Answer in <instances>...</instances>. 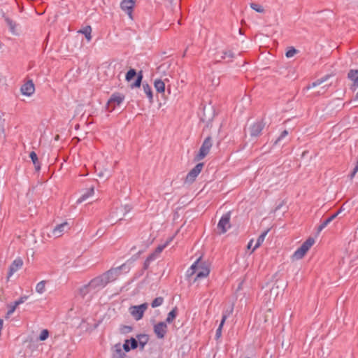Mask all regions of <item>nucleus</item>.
Returning a JSON list of instances; mask_svg holds the SVG:
<instances>
[{
    "label": "nucleus",
    "instance_id": "obj_32",
    "mask_svg": "<svg viewBox=\"0 0 358 358\" xmlns=\"http://www.w3.org/2000/svg\"><path fill=\"white\" fill-rule=\"evenodd\" d=\"M268 231H269V229H267V230L264 231V232H262L259 236V237H258V238L257 240L256 244H255V245L254 246V248L252 249V251L256 250L257 248H259L262 244V243L264 242V241L265 239V237L267 235Z\"/></svg>",
    "mask_w": 358,
    "mask_h": 358
},
{
    "label": "nucleus",
    "instance_id": "obj_56",
    "mask_svg": "<svg viewBox=\"0 0 358 358\" xmlns=\"http://www.w3.org/2000/svg\"><path fill=\"white\" fill-rule=\"evenodd\" d=\"M1 46H2V44L0 43V48H1Z\"/></svg>",
    "mask_w": 358,
    "mask_h": 358
},
{
    "label": "nucleus",
    "instance_id": "obj_43",
    "mask_svg": "<svg viewBox=\"0 0 358 358\" xmlns=\"http://www.w3.org/2000/svg\"><path fill=\"white\" fill-rule=\"evenodd\" d=\"M327 80V78H322V79H319V80H317L316 81L312 83L311 84L308 85L307 87H306V89L307 90H309L310 88H313V87H315L320 84H322L323 82H324L325 80Z\"/></svg>",
    "mask_w": 358,
    "mask_h": 358
},
{
    "label": "nucleus",
    "instance_id": "obj_58",
    "mask_svg": "<svg viewBox=\"0 0 358 358\" xmlns=\"http://www.w3.org/2000/svg\"><path fill=\"white\" fill-rule=\"evenodd\" d=\"M245 358H250V357H245Z\"/></svg>",
    "mask_w": 358,
    "mask_h": 358
},
{
    "label": "nucleus",
    "instance_id": "obj_51",
    "mask_svg": "<svg viewBox=\"0 0 358 358\" xmlns=\"http://www.w3.org/2000/svg\"><path fill=\"white\" fill-rule=\"evenodd\" d=\"M233 307L231 308V309L229 310H227L223 312L222 313V317H224L226 316V319L229 316V315L233 312Z\"/></svg>",
    "mask_w": 358,
    "mask_h": 358
},
{
    "label": "nucleus",
    "instance_id": "obj_1",
    "mask_svg": "<svg viewBox=\"0 0 358 358\" xmlns=\"http://www.w3.org/2000/svg\"><path fill=\"white\" fill-rule=\"evenodd\" d=\"M314 243H315L314 238L312 237H309L294 252V254L292 255V259H296V260L302 259Z\"/></svg>",
    "mask_w": 358,
    "mask_h": 358
},
{
    "label": "nucleus",
    "instance_id": "obj_10",
    "mask_svg": "<svg viewBox=\"0 0 358 358\" xmlns=\"http://www.w3.org/2000/svg\"><path fill=\"white\" fill-rule=\"evenodd\" d=\"M135 3V0H122L120 3L121 9L124 11L131 20L133 19V10Z\"/></svg>",
    "mask_w": 358,
    "mask_h": 358
},
{
    "label": "nucleus",
    "instance_id": "obj_17",
    "mask_svg": "<svg viewBox=\"0 0 358 358\" xmlns=\"http://www.w3.org/2000/svg\"><path fill=\"white\" fill-rule=\"evenodd\" d=\"M341 211V209L337 210L336 213H333L329 217L322 222V223L317 227V234L322 231L331 221H333Z\"/></svg>",
    "mask_w": 358,
    "mask_h": 358
},
{
    "label": "nucleus",
    "instance_id": "obj_7",
    "mask_svg": "<svg viewBox=\"0 0 358 358\" xmlns=\"http://www.w3.org/2000/svg\"><path fill=\"white\" fill-rule=\"evenodd\" d=\"M204 164L201 162L197 164L187 174L185 182L191 184L195 181L198 175L201 172Z\"/></svg>",
    "mask_w": 358,
    "mask_h": 358
},
{
    "label": "nucleus",
    "instance_id": "obj_55",
    "mask_svg": "<svg viewBox=\"0 0 358 358\" xmlns=\"http://www.w3.org/2000/svg\"><path fill=\"white\" fill-rule=\"evenodd\" d=\"M355 99H358V92L356 94Z\"/></svg>",
    "mask_w": 358,
    "mask_h": 358
},
{
    "label": "nucleus",
    "instance_id": "obj_5",
    "mask_svg": "<svg viewBox=\"0 0 358 358\" xmlns=\"http://www.w3.org/2000/svg\"><path fill=\"white\" fill-rule=\"evenodd\" d=\"M148 304L143 303L138 306H131L129 308V313L136 320H140L143 318L145 311L147 310Z\"/></svg>",
    "mask_w": 358,
    "mask_h": 358
},
{
    "label": "nucleus",
    "instance_id": "obj_23",
    "mask_svg": "<svg viewBox=\"0 0 358 358\" xmlns=\"http://www.w3.org/2000/svg\"><path fill=\"white\" fill-rule=\"evenodd\" d=\"M4 20L6 23V24L9 27L10 31L13 34H17L16 31V27L17 24L15 22H14L13 20H11L10 17H6L3 15Z\"/></svg>",
    "mask_w": 358,
    "mask_h": 358
},
{
    "label": "nucleus",
    "instance_id": "obj_28",
    "mask_svg": "<svg viewBox=\"0 0 358 358\" xmlns=\"http://www.w3.org/2000/svg\"><path fill=\"white\" fill-rule=\"evenodd\" d=\"M143 89L149 99V102L150 103H153V94H152V90L151 87L149 85L148 83H143Z\"/></svg>",
    "mask_w": 358,
    "mask_h": 358
},
{
    "label": "nucleus",
    "instance_id": "obj_47",
    "mask_svg": "<svg viewBox=\"0 0 358 358\" xmlns=\"http://www.w3.org/2000/svg\"><path fill=\"white\" fill-rule=\"evenodd\" d=\"M122 348L125 352H128L131 350L129 339H126L124 341V343L122 345Z\"/></svg>",
    "mask_w": 358,
    "mask_h": 358
},
{
    "label": "nucleus",
    "instance_id": "obj_50",
    "mask_svg": "<svg viewBox=\"0 0 358 358\" xmlns=\"http://www.w3.org/2000/svg\"><path fill=\"white\" fill-rule=\"evenodd\" d=\"M357 171H358V166L356 164V166H355V168L353 169L352 171L351 172V173L350 175V179H352L355 177V176L356 175Z\"/></svg>",
    "mask_w": 358,
    "mask_h": 358
},
{
    "label": "nucleus",
    "instance_id": "obj_41",
    "mask_svg": "<svg viewBox=\"0 0 358 358\" xmlns=\"http://www.w3.org/2000/svg\"><path fill=\"white\" fill-rule=\"evenodd\" d=\"M17 307V306H15V304L14 303H12V304H8V312L6 313V318H8L9 316L10 315H12L15 312V310Z\"/></svg>",
    "mask_w": 358,
    "mask_h": 358
},
{
    "label": "nucleus",
    "instance_id": "obj_44",
    "mask_svg": "<svg viewBox=\"0 0 358 358\" xmlns=\"http://www.w3.org/2000/svg\"><path fill=\"white\" fill-rule=\"evenodd\" d=\"M49 336V331L48 329H43L38 337V340L41 341H45Z\"/></svg>",
    "mask_w": 358,
    "mask_h": 358
},
{
    "label": "nucleus",
    "instance_id": "obj_25",
    "mask_svg": "<svg viewBox=\"0 0 358 358\" xmlns=\"http://www.w3.org/2000/svg\"><path fill=\"white\" fill-rule=\"evenodd\" d=\"M29 157L34 165L35 170L36 171H39L41 170V163L38 159L36 153L34 151L31 152L29 154Z\"/></svg>",
    "mask_w": 358,
    "mask_h": 358
},
{
    "label": "nucleus",
    "instance_id": "obj_31",
    "mask_svg": "<svg viewBox=\"0 0 358 358\" xmlns=\"http://www.w3.org/2000/svg\"><path fill=\"white\" fill-rule=\"evenodd\" d=\"M91 286H89V282L86 285H84L81 287H80L78 290V293L82 298H85V296L92 292Z\"/></svg>",
    "mask_w": 358,
    "mask_h": 358
},
{
    "label": "nucleus",
    "instance_id": "obj_33",
    "mask_svg": "<svg viewBox=\"0 0 358 358\" xmlns=\"http://www.w3.org/2000/svg\"><path fill=\"white\" fill-rule=\"evenodd\" d=\"M156 258H155L154 255H149L146 259L145 260L143 265V270L146 271L148 269L150 264L152 262L155 261Z\"/></svg>",
    "mask_w": 358,
    "mask_h": 358
},
{
    "label": "nucleus",
    "instance_id": "obj_24",
    "mask_svg": "<svg viewBox=\"0 0 358 358\" xmlns=\"http://www.w3.org/2000/svg\"><path fill=\"white\" fill-rule=\"evenodd\" d=\"M178 313V309L176 306L168 313L167 317L164 322H166L168 324L172 323L173 320L176 318Z\"/></svg>",
    "mask_w": 358,
    "mask_h": 358
},
{
    "label": "nucleus",
    "instance_id": "obj_45",
    "mask_svg": "<svg viewBox=\"0 0 358 358\" xmlns=\"http://www.w3.org/2000/svg\"><path fill=\"white\" fill-rule=\"evenodd\" d=\"M288 135L287 130H284L281 132L279 137L275 140L274 142V145H277L281 140H282L285 137H286Z\"/></svg>",
    "mask_w": 358,
    "mask_h": 358
},
{
    "label": "nucleus",
    "instance_id": "obj_26",
    "mask_svg": "<svg viewBox=\"0 0 358 358\" xmlns=\"http://www.w3.org/2000/svg\"><path fill=\"white\" fill-rule=\"evenodd\" d=\"M94 193V187L92 186L90 187L85 193L83 194L77 200V203H80L85 201L87 198L92 196Z\"/></svg>",
    "mask_w": 358,
    "mask_h": 358
},
{
    "label": "nucleus",
    "instance_id": "obj_16",
    "mask_svg": "<svg viewBox=\"0 0 358 358\" xmlns=\"http://www.w3.org/2000/svg\"><path fill=\"white\" fill-rule=\"evenodd\" d=\"M119 275L120 273L117 268H112L102 274L103 278L106 280L108 283L116 280Z\"/></svg>",
    "mask_w": 358,
    "mask_h": 358
},
{
    "label": "nucleus",
    "instance_id": "obj_48",
    "mask_svg": "<svg viewBox=\"0 0 358 358\" xmlns=\"http://www.w3.org/2000/svg\"><path fill=\"white\" fill-rule=\"evenodd\" d=\"M27 296H22L18 300L15 301L14 303L15 306H18L19 305L23 303L27 299Z\"/></svg>",
    "mask_w": 358,
    "mask_h": 358
},
{
    "label": "nucleus",
    "instance_id": "obj_21",
    "mask_svg": "<svg viewBox=\"0 0 358 358\" xmlns=\"http://www.w3.org/2000/svg\"><path fill=\"white\" fill-rule=\"evenodd\" d=\"M173 237L170 238L169 240H167L164 244L159 245L155 250L154 252H152L150 255H154L155 258H157L159 255L161 254V252L164 250L165 248H166L169 243L172 241Z\"/></svg>",
    "mask_w": 358,
    "mask_h": 358
},
{
    "label": "nucleus",
    "instance_id": "obj_3",
    "mask_svg": "<svg viewBox=\"0 0 358 358\" xmlns=\"http://www.w3.org/2000/svg\"><path fill=\"white\" fill-rule=\"evenodd\" d=\"M212 145V138L210 136H208L204 139L195 159L198 161L203 159L209 153Z\"/></svg>",
    "mask_w": 358,
    "mask_h": 358
},
{
    "label": "nucleus",
    "instance_id": "obj_2",
    "mask_svg": "<svg viewBox=\"0 0 358 358\" xmlns=\"http://www.w3.org/2000/svg\"><path fill=\"white\" fill-rule=\"evenodd\" d=\"M136 77L134 83L131 85V88L140 87L142 80H143V72L140 71L138 73L136 72V69H130L126 73L125 80L127 82H130L133 78Z\"/></svg>",
    "mask_w": 358,
    "mask_h": 358
},
{
    "label": "nucleus",
    "instance_id": "obj_36",
    "mask_svg": "<svg viewBox=\"0 0 358 358\" xmlns=\"http://www.w3.org/2000/svg\"><path fill=\"white\" fill-rule=\"evenodd\" d=\"M164 303V298L162 296H159L155 298L151 303V306L152 308H157L160 306Z\"/></svg>",
    "mask_w": 358,
    "mask_h": 358
},
{
    "label": "nucleus",
    "instance_id": "obj_14",
    "mask_svg": "<svg viewBox=\"0 0 358 358\" xmlns=\"http://www.w3.org/2000/svg\"><path fill=\"white\" fill-rule=\"evenodd\" d=\"M210 273V268L206 262H201L195 277V280L197 279L207 277Z\"/></svg>",
    "mask_w": 358,
    "mask_h": 358
},
{
    "label": "nucleus",
    "instance_id": "obj_46",
    "mask_svg": "<svg viewBox=\"0 0 358 358\" xmlns=\"http://www.w3.org/2000/svg\"><path fill=\"white\" fill-rule=\"evenodd\" d=\"M132 327L131 326L122 325L120 327V332L122 334H128L132 331Z\"/></svg>",
    "mask_w": 358,
    "mask_h": 358
},
{
    "label": "nucleus",
    "instance_id": "obj_53",
    "mask_svg": "<svg viewBox=\"0 0 358 358\" xmlns=\"http://www.w3.org/2000/svg\"><path fill=\"white\" fill-rule=\"evenodd\" d=\"M252 244V240H251L248 244V248L250 249Z\"/></svg>",
    "mask_w": 358,
    "mask_h": 358
},
{
    "label": "nucleus",
    "instance_id": "obj_42",
    "mask_svg": "<svg viewBox=\"0 0 358 358\" xmlns=\"http://www.w3.org/2000/svg\"><path fill=\"white\" fill-rule=\"evenodd\" d=\"M297 52L298 50L294 47H289V49L285 52V56L287 58L292 57Z\"/></svg>",
    "mask_w": 358,
    "mask_h": 358
},
{
    "label": "nucleus",
    "instance_id": "obj_4",
    "mask_svg": "<svg viewBox=\"0 0 358 358\" xmlns=\"http://www.w3.org/2000/svg\"><path fill=\"white\" fill-rule=\"evenodd\" d=\"M231 212L229 211L224 214L221 218L220 219L218 224L217 225V228L218 230L219 234H223L227 231L229 229L231 228Z\"/></svg>",
    "mask_w": 358,
    "mask_h": 358
},
{
    "label": "nucleus",
    "instance_id": "obj_13",
    "mask_svg": "<svg viewBox=\"0 0 358 358\" xmlns=\"http://www.w3.org/2000/svg\"><path fill=\"white\" fill-rule=\"evenodd\" d=\"M20 91L23 95L30 96L35 92V87L32 80H29L24 83L20 88Z\"/></svg>",
    "mask_w": 358,
    "mask_h": 358
},
{
    "label": "nucleus",
    "instance_id": "obj_38",
    "mask_svg": "<svg viewBox=\"0 0 358 358\" xmlns=\"http://www.w3.org/2000/svg\"><path fill=\"white\" fill-rule=\"evenodd\" d=\"M142 253V250L138 251L136 254L134 255L131 258H129L126 262H127L129 265L131 266L134 262H136L139 258V256Z\"/></svg>",
    "mask_w": 358,
    "mask_h": 358
},
{
    "label": "nucleus",
    "instance_id": "obj_22",
    "mask_svg": "<svg viewBox=\"0 0 358 358\" xmlns=\"http://www.w3.org/2000/svg\"><path fill=\"white\" fill-rule=\"evenodd\" d=\"M348 78L353 82L354 86H358V69H350L348 73Z\"/></svg>",
    "mask_w": 358,
    "mask_h": 358
},
{
    "label": "nucleus",
    "instance_id": "obj_52",
    "mask_svg": "<svg viewBox=\"0 0 358 358\" xmlns=\"http://www.w3.org/2000/svg\"><path fill=\"white\" fill-rule=\"evenodd\" d=\"M124 210H125L124 213H128L129 211H130L131 208H130L129 206L126 205V206H124Z\"/></svg>",
    "mask_w": 358,
    "mask_h": 358
},
{
    "label": "nucleus",
    "instance_id": "obj_15",
    "mask_svg": "<svg viewBox=\"0 0 358 358\" xmlns=\"http://www.w3.org/2000/svg\"><path fill=\"white\" fill-rule=\"evenodd\" d=\"M23 265V261L21 258H16L10 264L8 272V278L13 275L15 272L18 271Z\"/></svg>",
    "mask_w": 358,
    "mask_h": 358
},
{
    "label": "nucleus",
    "instance_id": "obj_18",
    "mask_svg": "<svg viewBox=\"0 0 358 358\" xmlns=\"http://www.w3.org/2000/svg\"><path fill=\"white\" fill-rule=\"evenodd\" d=\"M136 338L138 343V347L141 351H143L145 345L149 341V336L145 334H139L136 335Z\"/></svg>",
    "mask_w": 358,
    "mask_h": 358
},
{
    "label": "nucleus",
    "instance_id": "obj_34",
    "mask_svg": "<svg viewBox=\"0 0 358 358\" xmlns=\"http://www.w3.org/2000/svg\"><path fill=\"white\" fill-rule=\"evenodd\" d=\"M45 280H42L37 283L36 286V291L39 294H43L45 292Z\"/></svg>",
    "mask_w": 358,
    "mask_h": 358
},
{
    "label": "nucleus",
    "instance_id": "obj_54",
    "mask_svg": "<svg viewBox=\"0 0 358 358\" xmlns=\"http://www.w3.org/2000/svg\"><path fill=\"white\" fill-rule=\"evenodd\" d=\"M136 250V246H133L131 248V250Z\"/></svg>",
    "mask_w": 358,
    "mask_h": 358
},
{
    "label": "nucleus",
    "instance_id": "obj_12",
    "mask_svg": "<svg viewBox=\"0 0 358 358\" xmlns=\"http://www.w3.org/2000/svg\"><path fill=\"white\" fill-rule=\"evenodd\" d=\"M70 229L69 222H64L59 224H57L53 229L52 234L55 238L62 236L65 231H67Z\"/></svg>",
    "mask_w": 358,
    "mask_h": 358
},
{
    "label": "nucleus",
    "instance_id": "obj_8",
    "mask_svg": "<svg viewBox=\"0 0 358 358\" xmlns=\"http://www.w3.org/2000/svg\"><path fill=\"white\" fill-rule=\"evenodd\" d=\"M108 282L103 278L102 274L94 278L89 282V286H91L92 291L99 290L106 286Z\"/></svg>",
    "mask_w": 358,
    "mask_h": 358
},
{
    "label": "nucleus",
    "instance_id": "obj_37",
    "mask_svg": "<svg viewBox=\"0 0 358 358\" xmlns=\"http://www.w3.org/2000/svg\"><path fill=\"white\" fill-rule=\"evenodd\" d=\"M250 8L257 13H262L264 12V9L262 6L256 3H250Z\"/></svg>",
    "mask_w": 358,
    "mask_h": 358
},
{
    "label": "nucleus",
    "instance_id": "obj_19",
    "mask_svg": "<svg viewBox=\"0 0 358 358\" xmlns=\"http://www.w3.org/2000/svg\"><path fill=\"white\" fill-rule=\"evenodd\" d=\"M114 352L113 353V358H130L128 357L123 352L121 344L117 343L114 345Z\"/></svg>",
    "mask_w": 358,
    "mask_h": 358
},
{
    "label": "nucleus",
    "instance_id": "obj_20",
    "mask_svg": "<svg viewBox=\"0 0 358 358\" xmlns=\"http://www.w3.org/2000/svg\"><path fill=\"white\" fill-rule=\"evenodd\" d=\"M234 58V53L231 50H225L222 51L220 59L217 60L216 62H220L221 60H226L227 62H232Z\"/></svg>",
    "mask_w": 358,
    "mask_h": 358
},
{
    "label": "nucleus",
    "instance_id": "obj_40",
    "mask_svg": "<svg viewBox=\"0 0 358 358\" xmlns=\"http://www.w3.org/2000/svg\"><path fill=\"white\" fill-rule=\"evenodd\" d=\"M116 268L118 270L119 273H120V271L122 270L124 271L125 273L129 272L131 266H130V265H129V264L127 262H125L123 264H122L121 266H117Z\"/></svg>",
    "mask_w": 358,
    "mask_h": 358
},
{
    "label": "nucleus",
    "instance_id": "obj_35",
    "mask_svg": "<svg viewBox=\"0 0 358 358\" xmlns=\"http://www.w3.org/2000/svg\"><path fill=\"white\" fill-rule=\"evenodd\" d=\"M226 321V316L224 317H222V320L220 322V324L218 327V328L216 330V334H215V338L217 339L219 338L220 336H221V334H222V327Z\"/></svg>",
    "mask_w": 358,
    "mask_h": 358
},
{
    "label": "nucleus",
    "instance_id": "obj_9",
    "mask_svg": "<svg viewBox=\"0 0 358 358\" xmlns=\"http://www.w3.org/2000/svg\"><path fill=\"white\" fill-rule=\"evenodd\" d=\"M166 324L167 323L166 322H159L154 325L153 331L157 338H164L168 331V327Z\"/></svg>",
    "mask_w": 358,
    "mask_h": 358
},
{
    "label": "nucleus",
    "instance_id": "obj_27",
    "mask_svg": "<svg viewBox=\"0 0 358 358\" xmlns=\"http://www.w3.org/2000/svg\"><path fill=\"white\" fill-rule=\"evenodd\" d=\"M154 86L157 92L161 94H164L165 92V83L161 79L155 80L154 82Z\"/></svg>",
    "mask_w": 358,
    "mask_h": 358
},
{
    "label": "nucleus",
    "instance_id": "obj_30",
    "mask_svg": "<svg viewBox=\"0 0 358 358\" xmlns=\"http://www.w3.org/2000/svg\"><path fill=\"white\" fill-rule=\"evenodd\" d=\"M201 262V257H200L194 262V263L191 266L190 268L188 270V272H189V275L197 273Z\"/></svg>",
    "mask_w": 358,
    "mask_h": 358
},
{
    "label": "nucleus",
    "instance_id": "obj_6",
    "mask_svg": "<svg viewBox=\"0 0 358 358\" xmlns=\"http://www.w3.org/2000/svg\"><path fill=\"white\" fill-rule=\"evenodd\" d=\"M124 99V95L119 92L113 93L107 102V109L113 111L116 106H120Z\"/></svg>",
    "mask_w": 358,
    "mask_h": 358
},
{
    "label": "nucleus",
    "instance_id": "obj_29",
    "mask_svg": "<svg viewBox=\"0 0 358 358\" xmlns=\"http://www.w3.org/2000/svg\"><path fill=\"white\" fill-rule=\"evenodd\" d=\"M78 32L84 34L87 41H91L92 27L90 25L85 26L82 29L79 30Z\"/></svg>",
    "mask_w": 358,
    "mask_h": 358
},
{
    "label": "nucleus",
    "instance_id": "obj_57",
    "mask_svg": "<svg viewBox=\"0 0 358 358\" xmlns=\"http://www.w3.org/2000/svg\"><path fill=\"white\" fill-rule=\"evenodd\" d=\"M357 165L358 166V160H357Z\"/></svg>",
    "mask_w": 358,
    "mask_h": 358
},
{
    "label": "nucleus",
    "instance_id": "obj_11",
    "mask_svg": "<svg viewBox=\"0 0 358 358\" xmlns=\"http://www.w3.org/2000/svg\"><path fill=\"white\" fill-rule=\"evenodd\" d=\"M265 123L263 121H257L250 127V134L252 137H257L261 135Z\"/></svg>",
    "mask_w": 358,
    "mask_h": 358
},
{
    "label": "nucleus",
    "instance_id": "obj_49",
    "mask_svg": "<svg viewBox=\"0 0 358 358\" xmlns=\"http://www.w3.org/2000/svg\"><path fill=\"white\" fill-rule=\"evenodd\" d=\"M27 296H22L18 300L15 301L14 303L15 306H18L19 305L23 303L27 299Z\"/></svg>",
    "mask_w": 358,
    "mask_h": 358
},
{
    "label": "nucleus",
    "instance_id": "obj_39",
    "mask_svg": "<svg viewBox=\"0 0 358 358\" xmlns=\"http://www.w3.org/2000/svg\"><path fill=\"white\" fill-rule=\"evenodd\" d=\"M131 350H135L138 347V340L136 338L131 337L129 339Z\"/></svg>",
    "mask_w": 358,
    "mask_h": 358
}]
</instances>
